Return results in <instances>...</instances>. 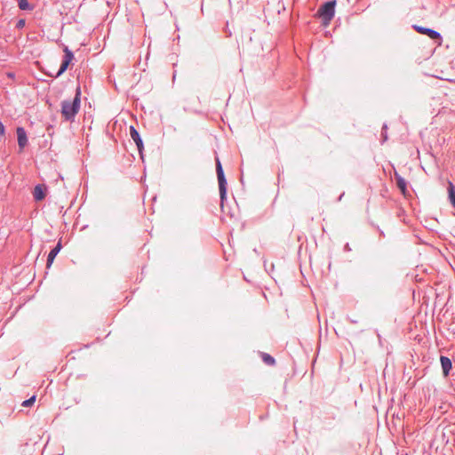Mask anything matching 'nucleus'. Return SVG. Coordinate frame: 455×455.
Masks as SVG:
<instances>
[{
    "label": "nucleus",
    "mask_w": 455,
    "mask_h": 455,
    "mask_svg": "<svg viewBox=\"0 0 455 455\" xmlns=\"http://www.w3.org/2000/svg\"><path fill=\"white\" fill-rule=\"evenodd\" d=\"M60 250H61V243H60V241H59L57 245L50 251V253L48 255L47 263H46V267L48 268L52 266L55 257L57 256V254L60 252Z\"/></svg>",
    "instance_id": "8"
},
{
    "label": "nucleus",
    "mask_w": 455,
    "mask_h": 455,
    "mask_svg": "<svg viewBox=\"0 0 455 455\" xmlns=\"http://www.w3.org/2000/svg\"><path fill=\"white\" fill-rule=\"evenodd\" d=\"M449 197L451 204L455 207V189L451 183L449 186Z\"/></svg>",
    "instance_id": "14"
},
{
    "label": "nucleus",
    "mask_w": 455,
    "mask_h": 455,
    "mask_svg": "<svg viewBox=\"0 0 455 455\" xmlns=\"http://www.w3.org/2000/svg\"><path fill=\"white\" fill-rule=\"evenodd\" d=\"M19 7L21 10H33V6L28 2V0H19Z\"/></svg>",
    "instance_id": "13"
},
{
    "label": "nucleus",
    "mask_w": 455,
    "mask_h": 455,
    "mask_svg": "<svg viewBox=\"0 0 455 455\" xmlns=\"http://www.w3.org/2000/svg\"><path fill=\"white\" fill-rule=\"evenodd\" d=\"M16 26H17L18 28H22L25 26V20H20L17 22Z\"/></svg>",
    "instance_id": "16"
},
{
    "label": "nucleus",
    "mask_w": 455,
    "mask_h": 455,
    "mask_svg": "<svg viewBox=\"0 0 455 455\" xmlns=\"http://www.w3.org/2000/svg\"><path fill=\"white\" fill-rule=\"evenodd\" d=\"M8 76H9V77H12V73H9V74H8Z\"/></svg>",
    "instance_id": "18"
},
{
    "label": "nucleus",
    "mask_w": 455,
    "mask_h": 455,
    "mask_svg": "<svg viewBox=\"0 0 455 455\" xmlns=\"http://www.w3.org/2000/svg\"><path fill=\"white\" fill-rule=\"evenodd\" d=\"M443 372L444 376H448L451 369V361L446 356H441L440 358Z\"/></svg>",
    "instance_id": "9"
},
{
    "label": "nucleus",
    "mask_w": 455,
    "mask_h": 455,
    "mask_svg": "<svg viewBox=\"0 0 455 455\" xmlns=\"http://www.w3.org/2000/svg\"><path fill=\"white\" fill-rule=\"evenodd\" d=\"M261 358L263 362L267 365H274L275 363L274 357H272L270 355L267 353H262Z\"/></svg>",
    "instance_id": "12"
},
{
    "label": "nucleus",
    "mask_w": 455,
    "mask_h": 455,
    "mask_svg": "<svg viewBox=\"0 0 455 455\" xmlns=\"http://www.w3.org/2000/svg\"><path fill=\"white\" fill-rule=\"evenodd\" d=\"M17 137H18L19 147H20V150H22L28 143L27 134H26L25 130L22 127L17 128Z\"/></svg>",
    "instance_id": "7"
},
{
    "label": "nucleus",
    "mask_w": 455,
    "mask_h": 455,
    "mask_svg": "<svg viewBox=\"0 0 455 455\" xmlns=\"http://www.w3.org/2000/svg\"><path fill=\"white\" fill-rule=\"evenodd\" d=\"M395 178H396L397 187L400 188L401 192L403 195H406L407 188H406V182H405V180L402 177L398 176L396 173H395Z\"/></svg>",
    "instance_id": "11"
},
{
    "label": "nucleus",
    "mask_w": 455,
    "mask_h": 455,
    "mask_svg": "<svg viewBox=\"0 0 455 455\" xmlns=\"http://www.w3.org/2000/svg\"><path fill=\"white\" fill-rule=\"evenodd\" d=\"M46 187L44 185L39 184L35 187L33 191V196L36 201H42L44 199L46 196Z\"/></svg>",
    "instance_id": "6"
},
{
    "label": "nucleus",
    "mask_w": 455,
    "mask_h": 455,
    "mask_svg": "<svg viewBox=\"0 0 455 455\" xmlns=\"http://www.w3.org/2000/svg\"><path fill=\"white\" fill-rule=\"evenodd\" d=\"M80 89H77L76 97L72 101H64L62 103V115L67 118L70 119L78 111L80 108Z\"/></svg>",
    "instance_id": "1"
},
{
    "label": "nucleus",
    "mask_w": 455,
    "mask_h": 455,
    "mask_svg": "<svg viewBox=\"0 0 455 455\" xmlns=\"http://www.w3.org/2000/svg\"><path fill=\"white\" fill-rule=\"evenodd\" d=\"M414 28L419 33L426 35L428 37H430L431 39H441V35L435 30H433L431 28H424L421 26H414Z\"/></svg>",
    "instance_id": "5"
},
{
    "label": "nucleus",
    "mask_w": 455,
    "mask_h": 455,
    "mask_svg": "<svg viewBox=\"0 0 455 455\" xmlns=\"http://www.w3.org/2000/svg\"><path fill=\"white\" fill-rule=\"evenodd\" d=\"M4 133H5L4 125L2 123H0V134L4 136Z\"/></svg>",
    "instance_id": "17"
},
{
    "label": "nucleus",
    "mask_w": 455,
    "mask_h": 455,
    "mask_svg": "<svg viewBox=\"0 0 455 455\" xmlns=\"http://www.w3.org/2000/svg\"><path fill=\"white\" fill-rule=\"evenodd\" d=\"M35 401H36V395H33V396H31L29 399L25 400V401L21 403V405H22L23 407H30V406H32V405L34 404Z\"/></svg>",
    "instance_id": "15"
},
{
    "label": "nucleus",
    "mask_w": 455,
    "mask_h": 455,
    "mask_svg": "<svg viewBox=\"0 0 455 455\" xmlns=\"http://www.w3.org/2000/svg\"><path fill=\"white\" fill-rule=\"evenodd\" d=\"M130 134H131V137L132 138V140H134V142L136 143L139 150L140 151L142 148V146H143L142 140L140 139L139 132L133 126L130 127Z\"/></svg>",
    "instance_id": "10"
},
{
    "label": "nucleus",
    "mask_w": 455,
    "mask_h": 455,
    "mask_svg": "<svg viewBox=\"0 0 455 455\" xmlns=\"http://www.w3.org/2000/svg\"><path fill=\"white\" fill-rule=\"evenodd\" d=\"M64 52H65L64 60L60 65L59 71L56 73L55 77L60 76L62 73H64L66 71V69L68 68V65L70 64V62L72 61V60L74 58L73 53L68 50V47H65Z\"/></svg>",
    "instance_id": "4"
},
{
    "label": "nucleus",
    "mask_w": 455,
    "mask_h": 455,
    "mask_svg": "<svg viewBox=\"0 0 455 455\" xmlns=\"http://www.w3.org/2000/svg\"><path fill=\"white\" fill-rule=\"evenodd\" d=\"M216 171H217V176H218V181H219V188H220V195L221 202L226 198L227 194V181L224 176V172L220 164V161L219 159L216 160Z\"/></svg>",
    "instance_id": "3"
},
{
    "label": "nucleus",
    "mask_w": 455,
    "mask_h": 455,
    "mask_svg": "<svg viewBox=\"0 0 455 455\" xmlns=\"http://www.w3.org/2000/svg\"><path fill=\"white\" fill-rule=\"evenodd\" d=\"M336 1H330L323 4L317 11L316 15L323 20V25L327 27L335 14Z\"/></svg>",
    "instance_id": "2"
}]
</instances>
